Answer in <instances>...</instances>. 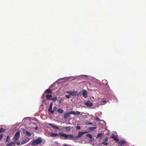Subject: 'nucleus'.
I'll return each instance as SVG.
<instances>
[{"label":"nucleus","instance_id":"f257e3e1","mask_svg":"<svg viewBox=\"0 0 146 146\" xmlns=\"http://www.w3.org/2000/svg\"><path fill=\"white\" fill-rule=\"evenodd\" d=\"M31 145L33 146H35L38 145L42 142L41 139L40 137H38L37 139L32 141Z\"/></svg>","mask_w":146,"mask_h":146},{"label":"nucleus","instance_id":"f03ea898","mask_svg":"<svg viewBox=\"0 0 146 146\" xmlns=\"http://www.w3.org/2000/svg\"><path fill=\"white\" fill-rule=\"evenodd\" d=\"M20 135V133L19 131H17L16 132L15 135L14 137L13 138V140L14 141H16L19 138Z\"/></svg>","mask_w":146,"mask_h":146},{"label":"nucleus","instance_id":"7ed1b4c3","mask_svg":"<svg viewBox=\"0 0 146 146\" xmlns=\"http://www.w3.org/2000/svg\"><path fill=\"white\" fill-rule=\"evenodd\" d=\"M87 133V132H79L78 133V135L77 136H76L75 137H74V138L76 139H78V138H80L81 137L82 135L85 133Z\"/></svg>","mask_w":146,"mask_h":146},{"label":"nucleus","instance_id":"20e7f679","mask_svg":"<svg viewBox=\"0 0 146 146\" xmlns=\"http://www.w3.org/2000/svg\"><path fill=\"white\" fill-rule=\"evenodd\" d=\"M74 138V137L72 135H68L67 134L66 137L65 139L71 140Z\"/></svg>","mask_w":146,"mask_h":146},{"label":"nucleus","instance_id":"39448f33","mask_svg":"<svg viewBox=\"0 0 146 146\" xmlns=\"http://www.w3.org/2000/svg\"><path fill=\"white\" fill-rule=\"evenodd\" d=\"M66 135L67 134H66L62 133H60L59 134V135L60 138L62 139L63 138L64 139H66Z\"/></svg>","mask_w":146,"mask_h":146},{"label":"nucleus","instance_id":"423d86ee","mask_svg":"<svg viewBox=\"0 0 146 146\" xmlns=\"http://www.w3.org/2000/svg\"><path fill=\"white\" fill-rule=\"evenodd\" d=\"M71 111H70L68 112L65 113L64 115V119H66L68 117H70L69 115L70 114H72V113H71Z\"/></svg>","mask_w":146,"mask_h":146},{"label":"nucleus","instance_id":"0eeeda50","mask_svg":"<svg viewBox=\"0 0 146 146\" xmlns=\"http://www.w3.org/2000/svg\"><path fill=\"white\" fill-rule=\"evenodd\" d=\"M82 95L84 98H86L88 97V94L86 91L85 90H83Z\"/></svg>","mask_w":146,"mask_h":146},{"label":"nucleus","instance_id":"6e6552de","mask_svg":"<svg viewBox=\"0 0 146 146\" xmlns=\"http://www.w3.org/2000/svg\"><path fill=\"white\" fill-rule=\"evenodd\" d=\"M110 138L113 139L114 140L116 141H118L119 140L117 137L115 136V135L113 134H112L110 136Z\"/></svg>","mask_w":146,"mask_h":146},{"label":"nucleus","instance_id":"1a4fd4ad","mask_svg":"<svg viewBox=\"0 0 146 146\" xmlns=\"http://www.w3.org/2000/svg\"><path fill=\"white\" fill-rule=\"evenodd\" d=\"M72 114H73L74 115H79L80 114V112L79 111H71Z\"/></svg>","mask_w":146,"mask_h":146},{"label":"nucleus","instance_id":"9d476101","mask_svg":"<svg viewBox=\"0 0 146 146\" xmlns=\"http://www.w3.org/2000/svg\"><path fill=\"white\" fill-rule=\"evenodd\" d=\"M85 105L89 107H92V104L89 101H88L87 102L85 103Z\"/></svg>","mask_w":146,"mask_h":146},{"label":"nucleus","instance_id":"9b49d317","mask_svg":"<svg viewBox=\"0 0 146 146\" xmlns=\"http://www.w3.org/2000/svg\"><path fill=\"white\" fill-rule=\"evenodd\" d=\"M78 94V93L77 91H74L70 93V95L72 96H76Z\"/></svg>","mask_w":146,"mask_h":146},{"label":"nucleus","instance_id":"f8f14e48","mask_svg":"<svg viewBox=\"0 0 146 146\" xmlns=\"http://www.w3.org/2000/svg\"><path fill=\"white\" fill-rule=\"evenodd\" d=\"M103 136V134L102 133H99L97 134V138L101 139Z\"/></svg>","mask_w":146,"mask_h":146},{"label":"nucleus","instance_id":"ddd939ff","mask_svg":"<svg viewBox=\"0 0 146 146\" xmlns=\"http://www.w3.org/2000/svg\"><path fill=\"white\" fill-rule=\"evenodd\" d=\"M52 97V94H47L46 95V97L47 100H50V98H51Z\"/></svg>","mask_w":146,"mask_h":146},{"label":"nucleus","instance_id":"4468645a","mask_svg":"<svg viewBox=\"0 0 146 146\" xmlns=\"http://www.w3.org/2000/svg\"><path fill=\"white\" fill-rule=\"evenodd\" d=\"M58 135L57 133H51L50 135L51 137H54L58 136Z\"/></svg>","mask_w":146,"mask_h":146},{"label":"nucleus","instance_id":"2eb2a0df","mask_svg":"<svg viewBox=\"0 0 146 146\" xmlns=\"http://www.w3.org/2000/svg\"><path fill=\"white\" fill-rule=\"evenodd\" d=\"M125 143V141L123 140H121L119 142V144L121 146H123L124 145Z\"/></svg>","mask_w":146,"mask_h":146},{"label":"nucleus","instance_id":"dca6fc26","mask_svg":"<svg viewBox=\"0 0 146 146\" xmlns=\"http://www.w3.org/2000/svg\"><path fill=\"white\" fill-rule=\"evenodd\" d=\"M52 103H50V107L49 108H48V111L51 113V111H52Z\"/></svg>","mask_w":146,"mask_h":146},{"label":"nucleus","instance_id":"f3484780","mask_svg":"<svg viewBox=\"0 0 146 146\" xmlns=\"http://www.w3.org/2000/svg\"><path fill=\"white\" fill-rule=\"evenodd\" d=\"M45 93H52V90L50 89H48L46 90L45 91Z\"/></svg>","mask_w":146,"mask_h":146},{"label":"nucleus","instance_id":"a211bd4d","mask_svg":"<svg viewBox=\"0 0 146 146\" xmlns=\"http://www.w3.org/2000/svg\"><path fill=\"white\" fill-rule=\"evenodd\" d=\"M57 111L59 113H62L64 111L61 109H58Z\"/></svg>","mask_w":146,"mask_h":146},{"label":"nucleus","instance_id":"6ab92c4d","mask_svg":"<svg viewBox=\"0 0 146 146\" xmlns=\"http://www.w3.org/2000/svg\"><path fill=\"white\" fill-rule=\"evenodd\" d=\"M49 125H52V127L55 129H59L58 127L55 125H53L52 124H49Z\"/></svg>","mask_w":146,"mask_h":146},{"label":"nucleus","instance_id":"aec40b11","mask_svg":"<svg viewBox=\"0 0 146 146\" xmlns=\"http://www.w3.org/2000/svg\"><path fill=\"white\" fill-rule=\"evenodd\" d=\"M65 129L66 131H69L71 129V128L70 126H69V127H65Z\"/></svg>","mask_w":146,"mask_h":146},{"label":"nucleus","instance_id":"412c9836","mask_svg":"<svg viewBox=\"0 0 146 146\" xmlns=\"http://www.w3.org/2000/svg\"><path fill=\"white\" fill-rule=\"evenodd\" d=\"M86 136L89 137L90 139H91L92 138V135L91 134H87L86 135Z\"/></svg>","mask_w":146,"mask_h":146},{"label":"nucleus","instance_id":"4be33fe9","mask_svg":"<svg viewBox=\"0 0 146 146\" xmlns=\"http://www.w3.org/2000/svg\"><path fill=\"white\" fill-rule=\"evenodd\" d=\"M26 133L27 135L29 136H30L31 135V133L30 132H28L27 131H26Z\"/></svg>","mask_w":146,"mask_h":146},{"label":"nucleus","instance_id":"5701e85b","mask_svg":"<svg viewBox=\"0 0 146 146\" xmlns=\"http://www.w3.org/2000/svg\"><path fill=\"white\" fill-rule=\"evenodd\" d=\"M56 108H57L56 106L54 107L53 108V110H52V111H51V113H53L54 112V111L56 110Z\"/></svg>","mask_w":146,"mask_h":146},{"label":"nucleus","instance_id":"b1692460","mask_svg":"<svg viewBox=\"0 0 146 146\" xmlns=\"http://www.w3.org/2000/svg\"><path fill=\"white\" fill-rule=\"evenodd\" d=\"M5 131V130L2 127L0 128V133L3 132Z\"/></svg>","mask_w":146,"mask_h":146},{"label":"nucleus","instance_id":"393cba45","mask_svg":"<svg viewBox=\"0 0 146 146\" xmlns=\"http://www.w3.org/2000/svg\"><path fill=\"white\" fill-rule=\"evenodd\" d=\"M57 97H55L54 98H53L51 99V100H52L53 101H55L57 100Z\"/></svg>","mask_w":146,"mask_h":146},{"label":"nucleus","instance_id":"a878e982","mask_svg":"<svg viewBox=\"0 0 146 146\" xmlns=\"http://www.w3.org/2000/svg\"><path fill=\"white\" fill-rule=\"evenodd\" d=\"M96 128V127H90L89 129L91 131H93L94 129H95Z\"/></svg>","mask_w":146,"mask_h":146},{"label":"nucleus","instance_id":"bb28decb","mask_svg":"<svg viewBox=\"0 0 146 146\" xmlns=\"http://www.w3.org/2000/svg\"><path fill=\"white\" fill-rule=\"evenodd\" d=\"M94 119L98 121H100V120L99 118L98 117H96L95 118H94Z\"/></svg>","mask_w":146,"mask_h":146},{"label":"nucleus","instance_id":"cd10ccee","mask_svg":"<svg viewBox=\"0 0 146 146\" xmlns=\"http://www.w3.org/2000/svg\"><path fill=\"white\" fill-rule=\"evenodd\" d=\"M15 143V141H14V142H11L9 144L10 146L11 145H12L14 144Z\"/></svg>","mask_w":146,"mask_h":146},{"label":"nucleus","instance_id":"c85d7f7f","mask_svg":"<svg viewBox=\"0 0 146 146\" xmlns=\"http://www.w3.org/2000/svg\"><path fill=\"white\" fill-rule=\"evenodd\" d=\"M9 138L10 137L9 136H7L6 139V142L8 141V139H9Z\"/></svg>","mask_w":146,"mask_h":146},{"label":"nucleus","instance_id":"c756f323","mask_svg":"<svg viewBox=\"0 0 146 146\" xmlns=\"http://www.w3.org/2000/svg\"><path fill=\"white\" fill-rule=\"evenodd\" d=\"M76 129H80V127L79 126H77L76 127Z\"/></svg>","mask_w":146,"mask_h":146},{"label":"nucleus","instance_id":"7c9ffc66","mask_svg":"<svg viewBox=\"0 0 146 146\" xmlns=\"http://www.w3.org/2000/svg\"><path fill=\"white\" fill-rule=\"evenodd\" d=\"M102 144H104V145H107L108 144V143L106 142H102Z\"/></svg>","mask_w":146,"mask_h":146},{"label":"nucleus","instance_id":"2f4dec72","mask_svg":"<svg viewBox=\"0 0 146 146\" xmlns=\"http://www.w3.org/2000/svg\"><path fill=\"white\" fill-rule=\"evenodd\" d=\"M70 95H67L66 96V98H70Z\"/></svg>","mask_w":146,"mask_h":146},{"label":"nucleus","instance_id":"473e14b6","mask_svg":"<svg viewBox=\"0 0 146 146\" xmlns=\"http://www.w3.org/2000/svg\"><path fill=\"white\" fill-rule=\"evenodd\" d=\"M3 135H0V141L2 138Z\"/></svg>","mask_w":146,"mask_h":146},{"label":"nucleus","instance_id":"72a5a7b5","mask_svg":"<svg viewBox=\"0 0 146 146\" xmlns=\"http://www.w3.org/2000/svg\"><path fill=\"white\" fill-rule=\"evenodd\" d=\"M66 92L68 94H70V93H71V92L70 91H66Z\"/></svg>","mask_w":146,"mask_h":146},{"label":"nucleus","instance_id":"f704fd0d","mask_svg":"<svg viewBox=\"0 0 146 146\" xmlns=\"http://www.w3.org/2000/svg\"><path fill=\"white\" fill-rule=\"evenodd\" d=\"M17 145H19L20 144V142H19V141H17Z\"/></svg>","mask_w":146,"mask_h":146},{"label":"nucleus","instance_id":"c9c22d12","mask_svg":"<svg viewBox=\"0 0 146 146\" xmlns=\"http://www.w3.org/2000/svg\"><path fill=\"white\" fill-rule=\"evenodd\" d=\"M106 101H101V103H106Z\"/></svg>","mask_w":146,"mask_h":146},{"label":"nucleus","instance_id":"e433bc0d","mask_svg":"<svg viewBox=\"0 0 146 146\" xmlns=\"http://www.w3.org/2000/svg\"><path fill=\"white\" fill-rule=\"evenodd\" d=\"M108 139L107 138H106V139H105V142H106L107 141H108Z\"/></svg>","mask_w":146,"mask_h":146},{"label":"nucleus","instance_id":"4c0bfd02","mask_svg":"<svg viewBox=\"0 0 146 146\" xmlns=\"http://www.w3.org/2000/svg\"><path fill=\"white\" fill-rule=\"evenodd\" d=\"M38 129V128L37 127H36L35 128V130H37Z\"/></svg>","mask_w":146,"mask_h":146},{"label":"nucleus","instance_id":"58836bf2","mask_svg":"<svg viewBox=\"0 0 146 146\" xmlns=\"http://www.w3.org/2000/svg\"><path fill=\"white\" fill-rule=\"evenodd\" d=\"M6 146H10V145L9 144H7Z\"/></svg>","mask_w":146,"mask_h":146},{"label":"nucleus","instance_id":"ea45409f","mask_svg":"<svg viewBox=\"0 0 146 146\" xmlns=\"http://www.w3.org/2000/svg\"><path fill=\"white\" fill-rule=\"evenodd\" d=\"M67 146V145L66 144H64V146Z\"/></svg>","mask_w":146,"mask_h":146},{"label":"nucleus","instance_id":"a19ab883","mask_svg":"<svg viewBox=\"0 0 146 146\" xmlns=\"http://www.w3.org/2000/svg\"><path fill=\"white\" fill-rule=\"evenodd\" d=\"M92 124V123H89V124Z\"/></svg>","mask_w":146,"mask_h":146},{"label":"nucleus","instance_id":"79ce46f5","mask_svg":"<svg viewBox=\"0 0 146 146\" xmlns=\"http://www.w3.org/2000/svg\"><path fill=\"white\" fill-rule=\"evenodd\" d=\"M21 144H23V143H22V142L21 143Z\"/></svg>","mask_w":146,"mask_h":146}]
</instances>
